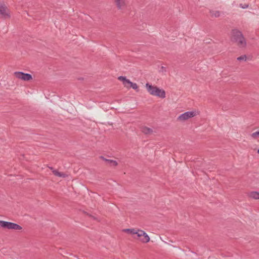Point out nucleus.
<instances>
[{
    "label": "nucleus",
    "mask_w": 259,
    "mask_h": 259,
    "mask_svg": "<svg viewBox=\"0 0 259 259\" xmlns=\"http://www.w3.org/2000/svg\"><path fill=\"white\" fill-rule=\"evenodd\" d=\"M230 39L241 49H245L247 46L246 39L241 31L237 29L232 30L230 34Z\"/></svg>",
    "instance_id": "nucleus-1"
},
{
    "label": "nucleus",
    "mask_w": 259,
    "mask_h": 259,
    "mask_svg": "<svg viewBox=\"0 0 259 259\" xmlns=\"http://www.w3.org/2000/svg\"><path fill=\"white\" fill-rule=\"evenodd\" d=\"M146 87L148 93L154 96L161 99L165 98V92L163 89H160L156 86H153L148 83L146 84Z\"/></svg>",
    "instance_id": "nucleus-2"
},
{
    "label": "nucleus",
    "mask_w": 259,
    "mask_h": 259,
    "mask_svg": "<svg viewBox=\"0 0 259 259\" xmlns=\"http://www.w3.org/2000/svg\"><path fill=\"white\" fill-rule=\"evenodd\" d=\"M195 111H187L181 114L178 117V120L180 121H184L190 118L195 116Z\"/></svg>",
    "instance_id": "nucleus-3"
},
{
    "label": "nucleus",
    "mask_w": 259,
    "mask_h": 259,
    "mask_svg": "<svg viewBox=\"0 0 259 259\" xmlns=\"http://www.w3.org/2000/svg\"><path fill=\"white\" fill-rule=\"evenodd\" d=\"M15 76L19 79H21L24 81H28L32 79V75L29 73H25L22 72H15Z\"/></svg>",
    "instance_id": "nucleus-4"
},
{
    "label": "nucleus",
    "mask_w": 259,
    "mask_h": 259,
    "mask_svg": "<svg viewBox=\"0 0 259 259\" xmlns=\"http://www.w3.org/2000/svg\"><path fill=\"white\" fill-rule=\"evenodd\" d=\"M138 237H140V240L144 243H147L150 240L149 236L143 230H138L137 231Z\"/></svg>",
    "instance_id": "nucleus-5"
},
{
    "label": "nucleus",
    "mask_w": 259,
    "mask_h": 259,
    "mask_svg": "<svg viewBox=\"0 0 259 259\" xmlns=\"http://www.w3.org/2000/svg\"><path fill=\"white\" fill-rule=\"evenodd\" d=\"M22 229V227H21L20 225L14 223L8 222V229L20 230Z\"/></svg>",
    "instance_id": "nucleus-6"
},
{
    "label": "nucleus",
    "mask_w": 259,
    "mask_h": 259,
    "mask_svg": "<svg viewBox=\"0 0 259 259\" xmlns=\"http://www.w3.org/2000/svg\"><path fill=\"white\" fill-rule=\"evenodd\" d=\"M49 168L52 170V172L56 176L61 178H66L67 177V175L65 174L59 172L57 170L54 169L52 167L49 166Z\"/></svg>",
    "instance_id": "nucleus-7"
},
{
    "label": "nucleus",
    "mask_w": 259,
    "mask_h": 259,
    "mask_svg": "<svg viewBox=\"0 0 259 259\" xmlns=\"http://www.w3.org/2000/svg\"><path fill=\"white\" fill-rule=\"evenodd\" d=\"M141 131L146 135H150L153 133V130L147 126L142 127Z\"/></svg>",
    "instance_id": "nucleus-8"
},
{
    "label": "nucleus",
    "mask_w": 259,
    "mask_h": 259,
    "mask_svg": "<svg viewBox=\"0 0 259 259\" xmlns=\"http://www.w3.org/2000/svg\"><path fill=\"white\" fill-rule=\"evenodd\" d=\"M100 158L102 159L103 160H104V161L107 162L111 166H116L117 165V162L115 160H111V159H107L105 158L103 156H101Z\"/></svg>",
    "instance_id": "nucleus-9"
},
{
    "label": "nucleus",
    "mask_w": 259,
    "mask_h": 259,
    "mask_svg": "<svg viewBox=\"0 0 259 259\" xmlns=\"http://www.w3.org/2000/svg\"><path fill=\"white\" fill-rule=\"evenodd\" d=\"M249 197L254 199H259V192L256 191H252L249 193Z\"/></svg>",
    "instance_id": "nucleus-10"
},
{
    "label": "nucleus",
    "mask_w": 259,
    "mask_h": 259,
    "mask_svg": "<svg viewBox=\"0 0 259 259\" xmlns=\"http://www.w3.org/2000/svg\"><path fill=\"white\" fill-rule=\"evenodd\" d=\"M118 9H120L125 5L124 2L122 0H115Z\"/></svg>",
    "instance_id": "nucleus-11"
},
{
    "label": "nucleus",
    "mask_w": 259,
    "mask_h": 259,
    "mask_svg": "<svg viewBox=\"0 0 259 259\" xmlns=\"http://www.w3.org/2000/svg\"><path fill=\"white\" fill-rule=\"evenodd\" d=\"M210 15L212 17H219L221 15V12L218 11H210Z\"/></svg>",
    "instance_id": "nucleus-12"
},
{
    "label": "nucleus",
    "mask_w": 259,
    "mask_h": 259,
    "mask_svg": "<svg viewBox=\"0 0 259 259\" xmlns=\"http://www.w3.org/2000/svg\"><path fill=\"white\" fill-rule=\"evenodd\" d=\"M124 232L130 233L131 234H137L138 235L137 231L134 229H126L123 230Z\"/></svg>",
    "instance_id": "nucleus-13"
},
{
    "label": "nucleus",
    "mask_w": 259,
    "mask_h": 259,
    "mask_svg": "<svg viewBox=\"0 0 259 259\" xmlns=\"http://www.w3.org/2000/svg\"><path fill=\"white\" fill-rule=\"evenodd\" d=\"M250 136L251 138L254 139H257L259 138V131L252 133Z\"/></svg>",
    "instance_id": "nucleus-14"
},
{
    "label": "nucleus",
    "mask_w": 259,
    "mask_h": 259,
    "mask_svg": "<svg viewBox=\"0 0 259 259\" xmlns=\"http://www.w3.org/2000/svg\"><path fill=\"white\" fill-rule=\"evenodd\" d=\"M246 56L245 55H242L237 58V60L239 61H246Z\"/></svg>",
    "instance_id": "nucleus-15"
},
{
    "label": "nucleus",
    "mask_w": 259,
    "mask_h": 259,
    "mask_svg": "<svg viewBox=\"0 0 259 259\" xmlns=\"http://www.w3.org/2000/svg\"><path fill=\"white\" fill-rule=\"evenodd\" d=\"M132 82L129 79H127L126 80L123 82V84L126 88H130V85H131Z\"/></svg>",
    "instance_id": "nucleus-16"
},
{
    "label": "nucleus",
    "mask_w": 259,
    "mask_h": 259,
    "mask_svg": "<svg viewBox=\"0 0 259 259\" xmlns=\"http://www.w3.org/2000/svg\"><path fill=\"white\" fill-rule=\"evenodd\" d=\"M8 222L3 221V223L1 225V227L5 229H8Z\"/></svg>",
    "instance_id": "nucleus-17"
},
{
    "label": "nucleus",
    "mask_w": 259,
    "mask_h": 259,
    "mask_svg": "<svg viewBox=\"0 0 259 259\" xmlns=\"http://www.w3.org/2000/svg\"><path fill=\"white\" fill-rule=\"evenodd\" d=\"M130 88H132L134 90H137L138 89V86L137 83L132 82L131 85H130Z\"/></svg>",
    "instance_id": "nucleus-18"
},
{
    "label": "nucleus",
    "mask_w": 259,
    "mask_h": 259,
    "mask_svg": "<svg viewBox=\"0 0 259 259\" xmlns=\"http://www.w3.org/2000/svg\"><path fill=\"white\" fill-rule=\"evenodd\" d=\"M118 79L119 80H120V81H122V82H123V83L124 81H125V80H126V79H126V77H125V76H119V77H118Z\"/></svg>",
    "instance_id": "nucleus-19"
},
{
    "label": "nucleus",
    "mask_w": 259,
    "mask_h": 259,
    "mask_svg": "<svg viewBox=\"0 0 259 259\" xmlns=\"http://www.w3.org/2000/svg\"><path fill=\"white\" fill-rule=\"evenodd\" d=\"M248 4H240L239 5V7L240 8H241L242 9H246V8H247L248 7Z\"/></svg>",
    "instance_id": "nucleus-20"
},
{
    "label": "nucleus",
    "mask_w": 259,
    "mask_h": 259,
    "mask_svg": "<svg viewBox=\"0 0 259 259\" xmlns=\"http://www.w3.org/2000/svg\"><path fill=\"white\" fill-rule=\"evenodd\" d=\"M3 221H0V226L1 227Z\"/></svg>",
    "instance_id": "nucleus-21"
},
{
    "label": "nucleus",
    "mask_w": 259,
    "mask_h": 259,
    "mask_svg": "<svg viewBox=\"0 0 259 259\" xmlns=\"http://www.w3.org/2000/svg\"><path fill=\"white\" fill-rule=\"evenodd\" d=\"M257 153L259 154V149L257 150Z\"/></svg>",
    "instance_id": "nucleus-22"
}]
</instances>
